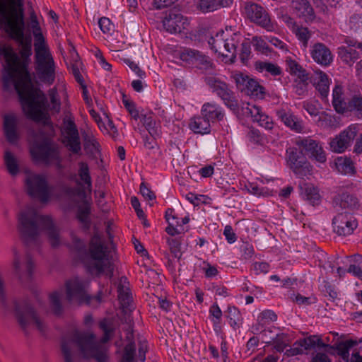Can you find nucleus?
<instances>
[{"instance_id":"ea45409f","label":"nucleus","mask_w":362,"mask_h":362,"mask_svg":"<svg viewBox=\"0 0 362 362\" xmlns=\"http://www.w3.org/2000/svg\"><path fill=\"white\" fill-rule=\"evenodd\" d=\"M141 122L152 137L157 138L160 136V127L152 117L146 115H141Z\"/></svg>"},{"instance_id":"f257e3e1","label":"nucleus","mask_w":362,"mask_h":362,"mask_svg":"<svg viewBox=\"0 0 362 362\" xmlns=\"http://www.w3.org/2000/svg\"><path fill=\"white\" fill-rule=\"evenodd\" d=\"M17 228L21 240L28 247L40 245L41 231L46 232L52 247L60 245L59 229L52 218L40 215L34 209H27L19 213Z\"/></svg>"},{"instance_id":"49530a36","label":"nucleus","mask_w":362,"mask_h":362,"mask_svg":"<svg viewBox=\"0 0 362 362\" xmlns=\"http://www.w3.org/2000/svg\"><path fill=\"white\" fill-rule=\"evenodd\" d=\"M78 176L88 189L90 190L92 187V179L90 175L89 167L85 162L78 163Z\"/></svg>"},{"instance_id":"ddd939ff","label":"nucleus","mask_w":362,"mask_h":362,"mask_svg":"<svg viewBox=\"0 0 362 362\" xmlns=\"http://www.w3.org/2000/svg\"><path fill=\"white\" fill-rule=\"evenodd\" d=\"M179 58L187 65L202 72L210 71L214 67L212 59L197 49L183 48L179 51Z\"/></svg>"},{"instance_id":"0eeeda50","label":"nucleus","mask_w":362,"mask_h":362,"mask_svg":"<svg viewBox=\"0 0 362 362\" xmlns=\"http://www.w3.org/2000/svg\"><path fill=\"white\" fill-rule=\"evenodd\" d=\"M356 341L349 339L346 341H341L335 343L334 345H329L325 343L322 339L317 336L313 335L303 339L299 340L298 344L299 347H294L291 349V355H297L302 354L304 350L311 349L315 346L318 348H323L324 351L332 355H337L342 359L343 362H349V349L356 344Z\"/></svg>"},{"instance_id":"774afa93","label":"nucleus","mask_w":362,"mask_h":362,"mask_svg":"<svg viewBox=\"0 0 362 362\" xmlns=\"http://www.w3.org/2000/svg\"><path fill=\"white\" fill-rule=\"evenodd\" d=\"M250 44L247 42H243L241 43V49H240V59L242 61L247 60L250 54L251 53L250 51Z\"/></svg>"},{"instance_id":"423d86ee","label":"nucleus","mask_w":362,"mask_h":362,"mask_svg":"<svg viewBox=\"0 0 362 362\" xmlns=\"http://www.w3.org/2000/svg\"><path fill=\"white\" fill-rule=\"evenodd\" d=\"M35 70L37 78L47 86L55 82L56 64L41 32H33Z\"/></svg>"},{"instance_id":"aec40b11","label":"nucleus","mask_w":362,"mask_h":362,"mask_svg":"<svg viewBox=\"0 0 362 362\" xmlns=\"http://www.w3.org/2000/svg\"><path fill=\"white\" fill-rule=\"evenodd\" d=\"M332 206L336 210H344L345 212L353 214L359 209L361 204L355 194L343 191L333 197Z\"/></svg>"},{"instance_id":"f8f14e48","label":"nucleus","mask_w":362,"mask_h":362,"mask_svg":"<svg viewBox=\"0 0 362 362\" xmlns=\"http://www.w3.org/2000/svg\"><path fill=\"white\" fill-rule=\"evenodd\" d=\"M86 282L78 277L67 281L66 282L67 300L90 304L93 300H95L97 303L100 304L102 302L103 291L100 290L95 296H89L86 293Z\"/></svg>"},{"instance_id":"a19ab883","label":"nucleus","mask_w":362,"mask_h":362,"mask_svg":"<svg viewBox=\"0 0 362 362\" xmlns=\"http://www.w3.org/2000/svg\"><path fill=\"white\" fill-rule=\"evenodd\" d=\"M336 168L339 172L344 175H354L355 173V168L354 163L350 158H338L336 160Z\"/></svg>"},{"instance_id":"bb28decb","label":"nucleus","mask_w":362,"mask_h":362,"mask_svg":"<svg viewBox=\"0 0 362 362\" xmlns=\"http://www.w3.org/2000/svg\"><path fill=\"white\" fill-rule=\"evenodd\" d=\"M236 87L239 90H262L264 88L259 83V82L242 73L235 74L233 76Z\"/></svg>"},{"instance_id":"c9c22d12","label":"nucleus","mask_w":362,"mask_h":362,"mask_svg":"<svg viewBox=\"0 0 362 362\" xmlns=\"http://www.w3.org/2000/svg\"><path fill=\"white\" fill-rule=\"evenodd\" d=\"M232 0H199L198 8L203 13L217 10L218 8L227 6Z\"/></svg>"},{"instance_id":"dca6fc26","label":"nucleus","mask_w":362,"mask_h":362,"mask_svg":"<svg viewBox=\"0 0 362 362\" xmlns=\"http://www.w3.org/2000/svg\"><path fill=\"white\" fill-rule=\"evenodd\" d=\"M13 270L22 283L29 282L33 275L35 262L30 253L27 252L24 256H21L17 250L13 248Z\"/></svg>"},{"instance_id":"473e14b6","label":"nucleus","mask_w":362,"mask_h":362,"mask_svg":"<svg viewBox=\"0 0 362 362\" xmlns=\"http://www.w3.org/2000/svg\"><path fill=\"white\" fill-rule=\"evenodd\" d=\"M189 127L196 134H204L211 132L210 122L203 115L192 117Z\"/></svg>"},{"instance_id":"680f3d73","label":"nucleus","mask_w":362,"mask_h":362,"mask_svg":"<svg viewBox=\"0 0 362 362\" xmlns=\"http://www.w3.org/2000/svg\"><path fill=\"white\" fill-rule=\"evenodd\" d=\"M240 250L243 252V257L245 259H250L255 254L252 245L247 242H245L240 245Z\"/></svg>"},{"instance_id":"b1692460","label":"nucleus","mask_w":362,"mask_h":362,"mask_svg":"<svg viewBox=\"0 0 362 362\" xmlns=\"http://www.w3.org/2000/svg\"><path fill=\"white\" fill-rule=\"evenodd\" d=\"M187 24V19L177 11H170L163 20V25L170 33H180Z\"/></svg>"},{"instance_id":"72a5a7b5","label":"nucleus","mask_w":362,"mask_h":362,"mask_svg":"<svg viewBox=\"0 0 362 362\" xmlns=\"http://www.w3.org/2000/svg\"><path fill=\"white\" fill-rule=\"evenodd\" d=\"M236 92H218L223 103L234 112H238L240 106V100Z\"/></svg>"},{"instance_id":"5701e85b","label":"nucleus","mask_w":362,"mask_h":362,"mask_svg":"<svg viewBox=\"0 0 362 362\" xmlns=\"http://www.w3.org/2000/svg\"><path fill=\"white\" fill-rule=\"evenodd\" d=\"M310 56L313 61L322 66H329L333 62V55L329 48L322 42L310 47Z\"/></svg>"},{"instance_id":"58836bf2","label":"nucleus","mask_w":362,"mask_h":362,"mask_svg":"<svg viewBox=\"0 0 362 362\" xmlns=\"http://www.w3.org/2000/svg\"><path fill=\"white\" fill-rule=\"evenodd\" d=\"M90 204L88 202L84 201L77 209L76 218L86 229H88L90 225Z\"/></svg>"},{"instance_id":"393cba45","label":"nucleus","mask_w":362,"mask_h":362,"mask_svg":"<svg viewBox=\"0 0 362 362\" xmlns=\"http://www.w3.org/2000/svg\"><path fill=\"white\" fill-rule=\"evenodd\" d=\"M298 144L303 148L310 158L320 163H325L326 161L325 153L318 141L307 138L298 141Z\"/></svg>"},{"instance_id":"a18cd8bd","label":"nucleus","mask_w":362,"mask_h":362,"mask_svg":"<svg viewBox=\"0 0 362 362\" xmlns=\"http://www.w3.org/2000/svg\"><path fill=\"white\" fill-rule=\"evenodd\" d=\"M83 147L88 153L95 154L100 151V144L91 134L83 135Z\"/></svg>"},{"instance_id":"f704fd0d","label":"nucleus","mask_w":362,"mask_h":362,"mask_svg":"<svg viewBox=\"0 0 362 362\" xmlns=\"http://www.w3.org/2000/svg\"><path fill=\"white\" fill-rule=\"evenodd\" d=\"M277 117L281 119L285 125L291 127L297 132L302 129L301 124L296 121V117L293 115L290 112L281 108L276 111Z\"/></svg>"},{"instance_id":"13d9d810","label":"nucleus","mask_w":362,"mask_h":362,"mask_svg":"<svg viewBox=\"0 0 362 362\" xmlns=\"http://www.w3.org/2000/svg\"><path fill=\"white\" fill-rule=\"evenodd\" d=\"M277 320V315L271 310H265L262 311L258 316L257 320L259 323H267L274 322Z\"/></svg>"},{"instance_id":"0e129e2a","label":"nucleus","mask_w":362,"mask_h":362,"mask_svg":"<svg viewBox=\"0 0 362 362\" xmlns=\"http://www.w3.org/2000/svg\"><path fill=\"white\" fill-rule=\"evenodd\" d=\"M346 272L352 273L355 276L362 279V257H360V261L358 262V264H351Z\"/></svg>"},{"instance_id":"f03ea898","label":"nucleus","mask_w":362,"mask_h":362,"mask_svg":"<svg viewBox=\"0 0 362 362\" xmlns=\"http://www.w3.org/2000/svg\"><path fill=\"white\" fill-rule=\"evenodd\" d=\"M4 59L2 83L4 90H40L38 82L21 62L11 46L0 43V59Z\"/></svg>"},{"instance_id":"412c9836","label":"nucleus","mask_w":362,"mask_h":362,"mask_svg":"<svg viewBox=\"0 0 362 362\" xmlns=\"http://www.w3.org/2000/svg\"><path fill=\"white\" fill-rule=\"evenodd\" d=\"M64 146L74 154H81V144L78 129L73 120H68L64 129Z\"/></svg>"},{"instance_id":"4468645a","label":"nucleus","mask_w":362,"mask_h":362,"mask_svg":"<svg viewBox=\"0 0 362 362\" xmlns=\"http://www.w3.org/2000/svg\"><path fill=\"white\" fill-rule=\"evenodd\" d=\"M286 162L293 173L300 178H303L312 173V165L303 151L297 148L292 147L286 150Z\"/></svg>"},{"instance_id":"5fc2aeb1","label":"nucleus","mask_w":362,"mask_h":362,"mask_svg":"<svg viewBox=\"0 0 362 362\" xmlns=\"http://www.w3.org/2000/svg\"><path fill=\"white\" fill-rule=\"evenodd\" d=\"M247 137L250 142L257 144L263 145L264 137L261 132L254 127H250L247 133Z\"/></svg>"},{"instance_id":"9d476101","label":"nucleus","mask_w":362,"mask_h":362,"mask_svg":"<svg viewBox=\"0 0 362 362\" xmlns=\"http://www.w3.org/2000/svg\"><path fill=\"white\" fill-rule=\"evenodd\" d=\"M13 304L16 318L23 330H25L30 325H35L42 334H46L45 322L38 316L28 300H15Z\"/></svg>"},{"instance_id":"bf43d9fd","label":"nucleus","mask_w":362,"mask_h":362,"mask_svg":"<svg viewBox=\"0 0 362 362\" xmlns=\"http://www.w3.org/2000/svg\"><path fill=\"white\" fill-rule=\"evenodd\" d=\"M98 24L103 33L110 34L114 30V25L110 20L106 17H102L98 21Z\"/></svg>"},{"instance_id":"052dcab7","label":"nucleus","mask_w":362,"mask_h":362,"mask_svg":"<svg viewBox=\"0 0 362 362\" xmlns=\"http://www.w3.org/2000/svg\"><path fill=\"white\" fill-rule=\"evenodd\" d=\"M252 42L255 49L257 51H259L264 54H267L269 51H270L267 42L259 37H254L252 38Z\"/></svg>"},{"instance_id":"4c0bfd02","label":"nucleus","mask_w":362,"mask_h":362,"mask_svg":"<svg viewBox=\"0 0 362 362\" xmlns=\"http://www.w3.org/2000/svg\"><path fill=\"white\" fill-rule=\"evenodd\" d=\"M338 55L341 60L349 66H352L360 58V54L356 50L344 46L338 48Z\"/></svg>"},{"instance_id":"2f4dec72","label":"nucleus","mask_w":362,"mask_h":362,"mask_svg":"<svg viewBox=\"0 0 362 362\" xmlns=\"http://www.w3.org/2000/svg\"><path fill=\"white\" fill-rule=\"evenodd\" d=\"M310 81L316 90H329L332 79L327 73L322 70H315L311 76Z\"/></svg>"},{"instance_id":"f3484780","label":"nucleus","mask_w":362,"mask_h":362,"mask_svg":"<svg viewBox=\"0 0 362 362\" xmlns=\"http://www.w3.org/2000/svg\"><path fill=\"white\" fill-rule=\"evenodd\" d=\"M246 17L253 23L264 28L267 31L274 30V25L266 9L255 2H247L244 6Z\"/></svg>"},{"instance_id":"4d7b16f0","label":"nucleus","mask_w":362,"mask_h":362,"mask_svg":"<svg viewBox=\"0 0 362 362\" xmlns=\"http://www.w3.org/2000/svg\"><path fill=\"white\" fill-rule=\"evenodd\" d=\"M167 243L173 257L178 259H180L182 256V253L180 252L181 241L177 238H168Z\"/></svg>"},{"instance_id":"a211bd4d","label":"nucleus","mask_w":362,"mask_h":362,"mask_svg":"<svg viewBox=\"0 0 362 362\" xmlns=\"http://www.w3.org/2000/svg\"><path fill=\"white\" fill-rule=\"evenodd\" d=\"M332 104L338 113L354 112L358 118H362V96L354 95L347 101L342 97L343 92H332Z\"/></svg>"},{"instance_id":"e2e57ef3","label":"nucleus","mask_w":362,"mask_h":362,"mask_svg":"<svg viewBox=\"0 0 362 362\" xmlns=\"http://www.w3.org/2000/svg\"><path fill=\"white\" fill-rule=\"evenodd\" d=\"M356 342H358L356 340H355ZM356 344L354 345L352 347L349 349V351L354 348ZM341 361L340 362H343L342 359L340 358ZM349 362H362V348H354L352 350L351 356L349 358Z\"/></svg>"},{"instance_id":"1a4fd4ad","label":"nucleus","mask_w":362,"mask_h":362,"mask_svg":"<svg viewBox=\"0 0 362 362\" xmlns=\"http://www.w3.org/2000/svg\"><path fill=\"white\" fill-rule=\"evenodd\" d=\"M30 152L34 161L46 165L61 162L58 144L47 136L36 138L31 144Z\"/></svg>"},{"instance_id":"6e6d98bb","label":"nucleus","mask_w":362,"mask_h":362,"mask_svg":"<svg viewBox=\"0 0 362 362\" xmlns=\"http://www.w3.org/2000/svg\"><path fill=\"white\" fill-rule=\"evenodd\" d=\"M205 82L209 88L214 90H226L227 85L214 76L205 78Z\"/></svg>"},{"instance_id":"c85d7f7f","label":"nucleus","mask_w":362,"mask_h":362,"mask_svg":"<svg viewBox=\"0 0 362 362\" xmlns=\"http://www.w3.org/2000/svg\"><path fill=\"white\" fill-rule=\"evenodd\" d=\"M287 70L291 74L297 76L299 80L300 88L303 89L308 84L309 76L306 70L303 68L296 61L291 58L286 60Z\"/></svg>"},{"instance_id":"4be33fe9","label":"nucleus","mask_w":362,"mask_h":362,"mask_svg":"<svg viewBox=\"0 0 362 362\" xmlns=\"http://www.w3.org/2000/svg\"><path fill=\"white\" fill-rule=\"evenodd\" d=\"M357 134V129L351 125L342 131L339 135L331 139L329 146L331 150L337 153H341L350 146L351 142Z\"/></svg>"},{"instance_id":"c756f323","label":"nucleus","mask_w":362,"mask_h":362,"mask_svg":"<svg viewBox=\"0 0 362 362\" xmlns=\"http://www.w3.org/2000/svg\"><path fill=\"white\" fill-rule=\"evenodd\" d=\"M118 298L123 308H128L132 300L129 282L126 276H122L117 286Z\"/></svg>"},{"instance_id":"20e7f679","label":"nucleus","mask_w":362,"mask_h":362,"mask_svg":"<svg viewBox=\"0 0 362 362\" xmlns=\"http://www.w3.org/2000/svg\"><path fill=\"white\" fill-rule=\"evenodd\" d=\"M78 245V257L90 274L100 276L106 271V276L112 278L114 269L109 259L108 247L99 235L91 238L88 250L82 242Z\"/></svg>"},{"instance_id":"09e8293b","label":"nucleus","mask_w":362,"mask_h":362,"mask_svg":"<svg viewBox=\"0 0 362 362\" xmlns=\"http://www.w3.org/2000/svg\"><path fill=\"white\" fill-rule=\"evenodd\" d=\"M136 345L134 341H130L124 346L120 362H136L135 361Z\"/></svg>"},{"instance_id":"37998d69","label":"nucleus","mask_w":362,"mask_h":362,"mask_svg":"<svg viewBox=\"0 0 362 362\" xmlns=\"http://www.w3.org/2000/svg\"><path fill=\"white\" fill-rule=\"evenodd\" d=\"M49 303L52 313L56 316L63 314L64 308L61 302V293L54 291L49 295Z\"/></svg>"},{"instance_id":"39448f33","label":"nucleus","mask_w":362,"mask_h":362,"mask_svg":"<svg viewBox=\"0 0 362 362\" xmlns=\"http://www.w3.org/2000/svg\"><path fill=\"white\" fill-rule=\"evenodd\" d=\"M5 29L11 37L21 47L20 54L24 61L32 54V41L30 37L24 35V20L23 5L11 4L0 12V29Z\"/></svg>"},{"instance_id":"69168bd1","label":"nucleus","mask_w":362,"mask_h":362,"mask_svg":"<svg viewBox=\"0 0 362 362\" xmlns=\"http://www.w3.org/2000/svg\"><path fill=\"white\" fill-rule=\"evenodd\" d=\"M140 192L146 200L152 201L156 199L155 193L148 188L144 182L140 185Z\"/></svg>"},{"instance_id":"9b49d317","label":"nucleus","mask_w":362,"mask_h":362,"mask_svg":"<svg viewBox=\"0 0 362 362\" xmlns=\"http://www.w3.org/2000/svg\"><path fill=\"white\" fill-rule=\"evenodd\" d=\"M240 38L241 36L238 33H233L230 37H227L225 33L221 30L211 36L208 40V44L215 53L233 62Z\"/></svg>"},{"instance_id":"2eb2a0df","label":"nucleus","mask_w":362,"mask_h":362,"mask_svg":"<svg viewBox=\"0 0 362 362\" xmlns=\"http://www.w3.org/2000/svg\"><path fill=\"white\" fill-rule=\"evenodd\" d=\"M25 185L28 194L39 199L41 202H47L50 197V190L45 177L41 175L30 174L27 176Z\"/></svg>"},{"instance_id":"864d4df0","label":"nucleus","mask_w":362,"mask_h":362,"mask_svg":"<svg viewBox=\"0 0 362 362\" xmlns=\"http://www.w3.org/2000/svg\"><path fill=\"white\" fill-rule=\"evenodd\" d=\"M242 111L244 115L251 117L253 122L257 120L262 112L259 107L250 103H247L246 107H242Z\"/></svg>"},{"instance_id":"79ce46f5","label":"nucleus","mask_w":362,"mask_h":362,"mask_svg":"<svg viewBox=\"0 0 362 362\" xmlns=\"http://www.w3.org/2000/svg\"><path fill=\"white\" fill-rule=\"evenodd\" d=\"M226 317L229 320L230 325L236 329L242 324L243 318L239 310L234 306H229L226 311Z\"/></svg>"},{"instance_id":"7c9ffc66","label":"nucleus","mask_w":362,"mask_h":362,"mask_svg":"<svg viewBox=\"0 0 362 362\" xmlns=\"http://www.w3.org/2000/svg\"><path fill=\"white\" fill-rule=\"evenodd\" d=\"M292 8L298 12L299 16L305 18V21H313L315 12L308 0H291Z\"/></svg>"},{"instance_id":"3c124183","label":"nucleus","mask_w":362,"mask_h":362,"mask_svg":"<svg viewBox=\"0 0 362 362\" xmlns=\"http://www.w3.org/2000/svg\"><path fill=\"white\" fill-rule=\"evenodd\" d=\"M99 327L103 332V337L100 340L101 342H107L111 339L115 332V328L112 324L108 322V321L106 319H104L100 322Z\"/></svg>"},{"instance_id":"6ab92c4d","label":"nucleus","mask_w":362,"mask_h":362,"mask_svg":"<svg viewBox=\"0 0 362 362\" xmlns=\"http://www.w3.org/2000/svg\"><path fill=\"white\" fill-rule=\"evenodd\" d=\"M334 232L346 236L353 233L358 226L356 218L349 212L339 213L332 219Z\"/></svg>"},{"instance_id":"a878e982","label":"nucleus","mask_w":362,"mask_h":362,"mask_svg":"<svg viewBox=\"0 0 362 362\" xmlns=\"http://www.w3.org/2000/svg\"><path fill=\"white\" fill-rule=\"evenodd\" d=\"M201 114L212 123L221 122L225 117V112L222 107L211 103H206L202 105Z\"/></svg>"},{"instance_id":"338daca9","label":"nucleus","mask_w":362,"mask_h":362,"mask_svg":"<svg viewBox=\"0 0 362 362\" xmlns=\"http://www.w3.org/2000/svg\"><path fill=\"white\" fill-rule=\"evenodd\" d=\"M284 336L277 335L274 341V347L278 352H283L286 346V342Z\"/></svg>"},{"instance_id":"c03bdc74","label":"nucleus","mask_w":362,"mask_h":362,"mask_svg":"<svg viewBox=\"0 0 362 362\" xmlns=\"http://www.w3.org/2000/svg\"><path fill=\"white\" fill-rule=\"evenodd\" d=\"M255 68L260 72L266 71L272 76H279L281 74V68L271 62H257Z\"/></svg>"},{"instance_id":"e433bc0d","label":"nucleus","mask_w":362,"mask_h":362,"mask_svg":"<svg viewBox=\"0 0 362 362\" xmlns=\"http://www.w3.org/2000/svg\"><path fill=\"white\" fill-rule=\"evenodd\" d=\"M303 197L313 206L318 205L320 202V195L317 187L312 184L305 183L301 187Z\"/></svg>"},{"instance_id":"cd10ccee","label":"nucleus","mask_w":362,"mask_h":362,"mask_svg":"<svg viewBox=\"0 0 362 362\" xmlns=\"http://www.w3.org/2000/svg\"><path fill=\"white\" fill-rule=\"evenodd\" d=\"M17 117L14 115H6L4 117V130L7 141L13 144L18 139L17 134Z\"/></svg>"},{"instance_id":"8fccbe9b","label":"nucleus","mask_w":362,"mask_h":362,"mask_svg":"<svg viewBox=\"0 0 362 362\" xmlns=\"http://www.w3.org/2000/svg\"><path fill=\"white\" fill-rule=\"evenodd\" d=\"M4 162L8 173L11 175H16L19 170L18 165L13 155L9 152L6 151L4 155Z\"/></svg>"},{"instance_id":"603ef678","label":"nucleus","mask_w":362,"mask_h":362,"mask_svg":"<svg viewBox=\"0 0 362 362\" xmlns=\"http://www.w3.org/2000/svg\"><path fill=\"white\" fill-rule=\"evenodd\" d=\"M122 103L132 119L137 120L140 118L139 112L136 107L135 103L129 99L124 93H122Z\"/></svg>"},{"instance_id":"de8ad7c7","label":"nucleus","mask_w":362,"mask_h":362,"mask_svg":"<svg viewBox=\"0 0 362 362\" xmlns=\"http://www.w3.org/2000/svg\"><path fill=\"white\" fill-rule=\"evenodd\" d=\"M292 32L295 33L298 40L302 43L303 48L304 49H306L308 45V40L312 35L308 28L297 25Z\"/></svg>"},{"instance_id":"6e6552de","label":"nucleus","mask_w":362,"mask_h":362,"mask_svg":"<svg viewBox=\"0 0 362 362\" xmlns=\"http://www.w3.org/2000/svg\"><path fill=\"white\" fill-rule=\"evenodd\" d=\"M27 118L35 122L47 123L49 119L47 112L49 106L47 97L43 92H16Z\"/></svg>"},{"instance_id":"7ed1b4c3","label":"nucleus","mask_w":362,"mask_h":362,"mask_svg":"<svg viewBox=\"0 0 362 362\" xmlns=\"http://www.w3.org/2000/svg\"><path fill=\"white\" fill-rule=\"evenodd\" d=\"M78 347L84 358H93L97 362H108L107 350L95 340V335L90 332L75 331L69 339L63 338L61 352L64 362H74Z\"/></svg>"}]
</instances>
